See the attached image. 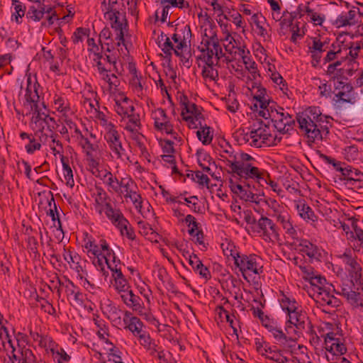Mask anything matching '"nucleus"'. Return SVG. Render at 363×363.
<instances>
[{
    "label": "nucleus",
    "instance_id": "45",
    "mask_svg": "<svg viewBox=\"0 0 363 363\" xmlns=\"http://www.w3.org/2000/svg\"><path fill=\"white\" fill-rule=\"evenodd\" d=\"M317 154L322 160L327 164H331L337 172L342 174V170L345 169V165H347L345 163L337 161L335 159L322 153L320 151H317Z\"/></svg>",
    "mask_w": 363,
    "mask_h": 363
},
{
    "label": "nucleus",
    "instance_id": "26",
    "mask_svg": "<svg viewBox=\"0 0 363 363\" xmlns=\"http://www.w3.org/2000/svg\"><path fill=\"white\" fill-rule=\"evenodd\" d=\"M358 177H363V172L360 170L350 166L345 165V168L342 170V173L339 179L343 182L344 184H351V182H355Z\"/></svg>",
    "mask_w": 363,
    "mask_h": 363
},
{
    "label": "nucleus",
    "instance_id": "48",
    "mask_svg": "<svg viewBox=\"0 0 363 363\" xmlns=\"http://www.w3.org/2000/svg\"><path fill=\"white\" fill-rule=\"evenodd\" d=\"M341 262L345 264V269L350 268L354 264L357 262V256L354 251L350 249L346 250L344 253L338 256Z\"/></svg>",
    "mask_w": 363,
    "mask_h": 363
},
{
    "label": "nucleus",
    "instance_id": "28",
    "mask_svg": "<svg viewBox=\"0 0 363 363\" xmlns=\"http://www.w3.org/2000/svg\"><path fill=\"white\" fill-rule=\"evenodd\" d=\"M102 214L104 213L106 218L111 222L113 225L116 226L123 219L125 218L123 214L119 208H115L111 203L106 205L103 208Z\"/></svg>",
    "mask_w": 363,
    "mask_h": 363
},
{
    "label": "nucleus",
    "instance_id": "18",
    "mask_svg": "<svg viewBox=\"0 0 363 363\" xmlns=\"http://www.w3.org/2000/svg\"><path fill=\"white\" fill-rule=\"evenodd\" d=\"M38 3L37 6H31L26 12V18L28 21L39 22L44 17V15L49 14L52 11L50 6H46L43 2Z\"/></svg>",
    "mask_w": 363,
    "mask_h": 363
},
{
    "label": "nucleus",
    "instance_id": "25",
    "mask_svg": "<svg viewBox=\"0 0 363 363\" xmlns=\"http://www.w3.org/2000/svg\"><path fill=\"white\" fill-rule=\"evenodd\" d=\"M175 26V33L172 36V39L174 42L178 43L179 40H183L189 42L190 44L192 36L190 26L183 23L181 26L177 24Z\"/></svg>",
    "mask_w": 363,
    "mask_h": 363
},
{
    "label": "nucleus",
    "instance_id": "34",
    "mask_svg": "<svg viewBox=\"0 0 363 363\" xmlns=\"http://www.w3.org/2000/svg\"><path fill=\"white\" fill-rule=\"evenodd\" d=\"M125 116H127L128 122L125 125V129L129 132H135L141 128V123L140 116L138 113L133 112H129Z\"/></svg>",
    "mask_w": 363,
    "mask_h": 363
},
{
    "label": "nucleus",
    "instance_id": "10",
    "mask_svg": "<svg viewBox=\"0 0 363 363\" xmlns=\"http://www.w3.org/2000/svg\"><path fill=\"white\" fill-rule=\"evenodd\" d=\"M8 357L11 363H32L35 359L32 350L22 345L18 339H17V348L12 350L11 354H8Z\"/></svg>",
    "mask_w": 363,
    "mask_h": 363
},
{
    "label": "nucleus",
    "instance_id": "52",
    "mask_svg": "<svg viewBox=\"0 0 363 363\" xmlns=\"http://www.w3.org/2000/svg\"><path fill=\"white\" fill-rule=\"evenodd\" d=\"M294 264L300 269V270L303 274V279H305L306 281H308L311 279V277L314 276V274H315L312 267L300 264L297 261V258H294Z\"/></svg>",
    "mask_w": 363,
    "mask_h": 363
},
{
    "label": "nucleus",
    "instance_id": "15",
    "mask_svg": "<svg viewBox=\"0 0 363 363\" xmlns=\"http://www.w3.org/2000/svg\"><path fill=\"white\" fill-rule=\"evenodd\" d=\"M137 189L138 186L135 182L131 178H129L125 182V185H124V191L125 192L124 197L130 199L135 208L140 212L143 199L141 195L136 191Z\"/></svg>",
    "mask_w": 363,
    "mask_h": 363
},
{
    "label": "nucleus",
    "instance_id": "33",
    "mask_svg": "<svg viewBox=\"0 0 363 363\" xmlns=\"http://www.w3.org/2000/svg\"><path fill=\"white\" fill-rule=\"evenodd\" d=\"M205 65L202 68V77L203 78H208L211 80L215 81L218 79V72L215 68L218 64L215 62H203Z\"/></svg>",
    "mask_w": 363,
    "mask_h": 363
},
{
    "label": "nucleus",
    "instance_id": "55",
    "mask_svg": "<svg viewBox=\"0 0 363 363\" xmlns=\"http://www.w3.org/2000/svg\"><path fill=\"white\" fill-rule=\"evenodd\" d=\"M331 47L333 49L329 50L327 52V54L325 57H323V64L325 65L327 63L331 62L333 61H335L337 59V55L341 52V48L338 46V49L336 50V46L333 43L332 44Z\"/></svg>",
    "mask_w": 363,
    "mask_h": 363
},
{
    "label": "nucleus",
    "instance_id": "8",
    "mask_svg": "<svg viewBox=\"0 0 363 363\" xmlns=\"http://www.w3.org/2000/svg\"><path fill=\"white\" fill-rule=\"evenodd\" d=\"M289 319L286 325V331L288 333V330L291 328L290 325H293L295 327L294 331L296 333H302V331L306 329V326L310 330L312 329V325L307 313L301 309H298L293 313L288 315Z\"/></svg>",
    "mask_w": 363,
    "mask_h": 363
},
{
    "label": "nucleus",
    "instance_id": "5",
    "mask_svg": "<svg viewBox=\"0 0 363 363\" xmlns=\"http://www.w3.org/2000/svg\"><path fill=\"white\" fill-rule=\"evenodd\" d=\"M334 94L333 100L337 103H355L354 91L352 85L348 82L347 77L333 82Z\"/></svg>",
    "mask_w": 363,
    "mask_h": 363
},
{
    "label": "nucleus",
    "instance_id": "41",
    "mask_svg": "<svg viewBox=\"0 0 363 363\" xmlns=\"http://www.w3.org/2000/svg\"><path fill=\"white\" fill-rule=\"evenodd\" d=\"M345 73L347 74L346 69H345L344 68H337L333 63L328 65L326 70V74L329 77V80L330 82L344 78L345 77L343 74Z\"/></svg>",
    "mask_w": 363,
    "mask_h": 363
},
{
    "label": "nucleus",
    "instance_id": "7",
    "mask_svg": "<svg viewBox=\"0 0 363 363\" xmlns=\"http://www.w3.org/2000/svg\"><path fill=\"white\" fill-rule=\"evenodd\" d=\"M104 139L108 148L114 155L113 157L122 160L128 158L126 150L123 147L121 135L116 129L110 133H105Z\"/></svg>",
    "mask_w": 363,
    "mask_h": 363
},
{
    "label": "nucleus",
    "instance_id": "29",
    "mask_svg": "<svg viewBox=\"0 0 363 363\" xmlns=\"http://www.w3.org/2000/svg\"><path fill=\"white\" fill-rule=\"evenodd\" d=\"M296 209L301 218L307 223H314L318 220V216H315L313 209L306 203H298Z\"/></svg>",
    "mask_w": 363,
    "mask_h": 363
},
{
    "label": "nucleus",
    "instance_id": "39",
    "mask_svg": "<svg viewBox=\"0 0 363 363\" xmlns=\"http://www.w3.org/2000/svg\"><path fill=\"white\" fill-rule=\"evenodd\" d=\"M263 357L277 363H287L289 362V359L282 354L281 350L272 351L270 345L267 348Z\"/></svg>",
    "mask_w": 363,
    "mask_h": 363
},
{
    "label": "nucleus",
    "instance_id": "24",
    "mask_svg": "<svg viewBox=\"0 0 363 363\" xmlns=\"http://www.w3.org/2000/svg\"><path fill=\"white\" fill-rule=\"evenodd\" d=\"M261 110L259 112V116L265 119L270 118L273 121L272 115H277L280 111H284V108L277 106V104L272 101H267L259 105Z\"/></svg>",
    "mask_w": 363,
    "mask_h": 363
},
{
    "label": "nucleus",
    "instance_id": "56",
    "mask_svg": "<svg viewBox=\"0 0 363 363\" xmlns=\"http://www.w3.org/2000/svg\"><path fill=\"white\" fill-rule=\"evenodd\" d=\"M152 117L154 120V125L169 120L164 109L162 108H158L152 111Z\"/></svg>",
    "mask_w": 363,
    "mask_h": 363
},
{
    "label": "nucleus",
    "instance_id": "46",
    "mask_svg": "<svg viewBox=\"0 0 363 363\" xmlns=\"http://www.w3.org/2000/svg\"><path fill=\"white\" fill-rule=\"evenodd\" d=\"M347 271L356 284L363 285L362 269L358 262H356L350 268H347Z\"/></svg>",
    "mask_w": 363,
    "mask_h": 363
},
{
    "label": "nucleus",
    "instance_id": "36",
    "mask_svg": "<svg viewBox=\"0 0 363 363\" xmlns=\"http://www.w3.org/2000/svg\"><path fill=\"white\" fill-rule=\"evenodd\" d=\"M65 291L67 293V296H72L74 300L78 303H82L84 301V295L79 290L78 287L76 286L74 283L69 280L67 279V284L65 286Z\"/></svg>",
    "mask_w": 363,
    "mask_h": 363
},
{
    "label": "nucleus",
    "instance_id": "62",
    "mask_svg": "<svg viewBox=\"0 0 363 363\" xmlns=\"http://www.w3.org/2000/svg\"><path fill=\"white\" fill-rule=\"evenodd\" d=\"M154 127L157 130L162 133L164 132L167 134H173L174 133L173 125L170 123L169 120L155 124Z\"/></svg>",
    "mask_w": 363,
    "mask_h": 363
},
{
    "label": "nucleus",
    "instance_id": "31",
    "mask_svg": "<svg viewBox=\"0 0 363 363\" xmlns=\"http://www.w3.org/2000/svg\"><path fill=\"white\" fill-rule=\"evenodd\" d=\"M241 182L243 184L235 183L233 179H230L229 186L234 194L238 195L241 199L244 200L247 194V190L251 188V184L250 182L245 180H242Z\"/></svg>",
    "mask_w": 363,
    "mask_h": 363
},
{
    "label": "nucleus",
    "instance_id": "63",
    "mask_svg": "<svg viewBox=\"0 0 363 363\" xmlns=\"http://www.w3.org/2000/svg\"><path fill=\"white\" fill-rule=\"evenodd\" d=\"M36 301L40 303L41 309L45 313L50 315H54L55 313V308L44 298L37 296Z\"/></svg>",
    "mask_w": 363,
    "mask_h": 363
},
{
    "label": "nucleus",
    "instance_id": "61",
    "mask_svg": "<svg viewBox=\"0 0 363 363\" xmlns=\"http://www.w3.org/2000/svg\"><path fill=\"white\" fill-rule=\"evenodd\" d=\"M90 30L88 28H78L74 31L72 35V41L74 44H77L79 42L82 41L84 36H89Z\"/></svg>",
    "mask_w": 363,
    "mask_h": 363
},
{
    "label": "nucleus",
    "instance_id": "57",
    "mask_svg": "<svg viewBox=\"0 0 363 363\" xmlns=\"http://www.w3.org/2000/svg\"><path fill=\"white\" fill-rule=\"evenodd\" d=\"M264 196V193L262 191H259L258 192H254L250 188L247 190V194L244 199L245 201H250L252 203H255L259 204L260 201L262 200V196Z\"/></svg>",
    "mask_w": 363,
    "mask_h": 363
},
{
    "label": "nucleus",
    "instance_id": "21",
    "mask_svg": "<svg viewBox=\"0 0 363 363\" xmlns=\"http://www.w3.org/2000/svg\"><path fill=\"white\" fill-rule=\"evenodd\" d=\"M123 322L125 325V329L130 330L135 336H138L143 333V323L136 316H131V313H124Z\"/></svg>",
    "mask_w": 363,
    "mask_h": 363
},
{
    "label": "nucleus",
    "instance_id": "60",
    "mask_svg": "<svg viewBox=\"0 0 363 363\" xmlns=\"http://www.w3.org/2000/svg\"><path fill=\"white\" fill-rule=\"evenodd\" d=\"M104 178H107L106 184L116 193H119L118 179L111 172H107Z\"/></svg>",
    "mask_w": 363,
    "mask_h": 363
},
{
    "label": "nucleus",
    "instance_id": "19",
    "mask_svg": "<svg viewBox=\"0 0 363 363\" xmlns=\"http://www.w3.org/2000/svg\"><path fill=\"white\" fill-rule=\"evenodd\" d=\"M94 198V209L100 215H102L103 208L111 203V198L101 186H95Z\"/></svg>",
    "mask_w": 363,
    "mask_h": 363
},
{
    "label": "nucleus",
    "instance_id": "59",
    "mask_svg": "<svg viewBox=\"0 0 363 363\" xmlns=\"http://www.w3.org/2000/svg\"><path fill=\"white\" fill-rule=\"evenodd\" d=\"M269 345V343L266 342L262 337H257L255 339L256 351L262 356L265 354V352Z\"/></svg>",
    "mask_w": 363,
    "mask_h": 363
},
{
    "label": "nucleus",
    "instance_id": "27",
    "mask_svg": "<svg viewBox=\"0 0 363 363\" xmlns=\"http://www.w3.org/2000/svg\"><path fill=\"white\" fill-rule=\"evenodd\" d=\"M239 169V173H237L235 175L239 177L240 182H242V180L250 182V180L255 179H258L259 181L262 179L260 177V170L255 167V164H252L250 167H245Z\"/></svg>",
    "mask_w": 363,
    "mask_h": 363
},
{
    "label": "nucleus",
    "instance_id": "13",
    "mask_svg": "<svg viewBox=\"0 0 363 363\" xmlns=\"http://www.w3.org/2000/svg\"><path fill=\"white\" fill-rule=\"evenodd\" d=\"M273 123L275 128L281 133H286L293 129L295 125V120L287 112L280 111L277 115H272Z\"/></svg>",
    "mask_w": 363,
    "mask_h": 363
},
{
    "label": "nucleus",
    "instance_id": "16",
    "mask_svg": "<svg viewBox=\"0 0 363 363\" xmlns=\"http://www.w3.org/2000/svg\"><path fill=\"white\" fill-rule=\"evenodd\" d=\"M256 160L254 157L247 153L241 152L238 156H234V162L230 163L229 167L230 172L233 174L239 173L240 169L245 167H250L252 164H255Z\"/></svg>",
    "mask_w": 363,
    "mask_h": 363
},
{
    "label": "nucleus",
    "instance_id": "14",
    "mask_svg": "<svg viewBox=\"0 0 363 363\" xmlns=\"http://www.w3.org/2000/svg\"><path fill=\"white\" fill-rule=\"evenodd\" d=\"M255 124L253 125L252 129V134L254 135L255 138L252 140L254 147H260L262 144H267L269 142V137L271 134L269 132V128L263 124L262 121H260L257 124V127Z\"/></svg>",
    "mask_w": 363,
    "mask_h": 363
},
{
    "label": "nucleus",
    "instance_id": "32",
    "mask_svg": "<svg viewBox=\"0 0 363 363\" xmlns=\"http://www.w3.org/2000/svg\"><path fill=\"white\" fill-rule=\"evenodd\" d=\"M280 305L283 311L287 312V315L298 309V303L294 298L287 296L283 292L279 299Z\"/></svg>",
    "mask_w": 363,
    "mask_h": 363
},
{
    "label": "nucleus",
    "instance_id": "40",
    "mask_svg": "<svg viewBox=\"0 0 363 363\" xmlns=\"http://www.w3.org/2000/svg\"><path fill=\"white\" fill-rule=\"evenodd\" d=\"M113 278L114 279L113 286L118 292L122 293L130 289V286L128 281L122 272H118V274H114Z\"/></svg>",
    "mask_w": 363,
    "mask_h": 363
},
{
    "label": "nucleus",
    "instance_id": "51",
    "mask_svg": "<svg viewBox=\"0 0 363 363\" xmlns=\"http://www.w3.org/2000/svg\"><path fill=\"white\" fill-rule=\"evenodd\" d=\"M235 138L240 145L248 143L250 146H254L252 140L255 137L254 135L252 134V130L250 133H245L244 130H239L236 133Z\"/></svg>",
    "mask_w": 363,
    "mask_h": 363
},
{
    "label": "nucleus",
    "instance_id": "38",
    "mask_svg": "<svg viewBox=\"0 0 363 363\" xmlns=\"http://www.w3.org/2000/svg\"><path fill=\"white\" fill-rule=\"evenodd\" d=\"M109 303L106 305L105 310L106 313L108 315V319L115 323L120 324L121 322L122 311L113 304L110 301Z\"/></svg>",
    "mask_w": 363,
    "mask_h": 363
},
{
    "label": "nucleus",
    "instance_id": "53",
    "mask_svg": "<svg viewBox=\"0 0 363 363\" xmlns=\"http://www.w3.org/2000/svg\"><path fill=\"white\" fill-rule=\"evenodd\" d=\"M325 349L330 353H336L340 356L347 352V348L344 344L340 343L339 340H335V342H333L330 346H326Z\"/></svg>",
    "mask_w": 363,
    "mask_h": 363
},
{
    "label": "nucleus",
    "instance_id": "64",
    "mask_svg": "<svg viewBox=\"0 0 363 363\" xmlns=\"http://www.w3.org/2000/svg\"><path fill=\"white\" fill-rule=\"evenodd\" d=\"M130 72L133 74L132 79L130 80V84L135 88L136 91H141L143 90V85L141 82L142 77H138L135 68L130 69Z\"/></svg>",
    "mask_w": 363,
    "mask_h": 363
},
{
    "label": "nucleus",
    "instance_id": "20",
    "mask_svg": "<svg viewBox=\"0 0 363 363\" xmlns=\"http://www.w3.org/2000/svg\"><path fill=\"white\" fill-rule=\"evenodd\" d=\"M349 55L350 59L348 61L349 67L346 69L347 74L352 76L354 71L357 69L358 62L356 61L359 51L363 49V43L362 41L350 43L349 46Z\"/></svg>",
    "mask_w": 363,
    "mask_h": 363
},
{
    "label": "nucleus",
    "instance_id": "9",
    "mask_svg": "<svg viewBox=\"0 0 363 363\" xmlns=\"http://www.w3.org/2000/svg\"><path fill=\"white\" fill-rule=\"evenodd\" d=\"M257 233L266 242L279 239V233L276 225L273 221L265 216H262L257 223Z\"/></svg>",
    "mask_w": 363,
    "mask_h": 363
},
{
    "label": "nucleus",
    "instance_id": "4",
    "mask_svg": "<svg viewBox=\"0 0 363 363\" xmlns=\"http://www.w3.org/2000/svg\"><path fill=\"white\" fill-rule=\"evenodd\" d=\"M230 250V255L233 258L235 265L239 269L245 279H247L245 273L250 272L255 274H260L263 272V267L259 265V257L255 254H241L234 246Z\"/></svg>",
    "mask_w": 363,
    "mask_h": 363
},
{
    "label": "nucleus",
    "instance_id": "37",
    "mask_svg": "<svg viewBox=\"0 0 363 363\" xmlns=\"http://www.w3.org/2000/svg\"><path fill=\"white\" fill-rule=\"evenodd\" d=\"M35 337H33L34 340L38 341L39 346L45 349H50L51 353L54 355L55 353V347L57 346L53 340L48 336L41 335L38 333L35 334Z\"/></svg>",
    "mask_w": 363,
    "mask_h": 363
},
{
    "label": "nucleus",
    "instance_id": "49",
    "mask_svg": "<svg viewBox=\"0 0 363 363\" xmlns=\"http://www.w3.org/2000/svg\"><path fill=\"white\" fill-rule=\"evenodd\" d=\"M196 135L198 139L201 141L203 145H208L212 142L213 134L208 126H201V130L196 132Z\"/></svg>",
    "mask_w": 363,
    "mask_h": 363
},
{
    "label": "nucleus",
    "instance_id": "12",
    "mask_svg": "<svg viewBox=\"0 0 363 363\" xmlns=\"http://www.w3.org/2000/svg\"><path fill=\"white\" fill-rule=\"evenodd\" d=\"M328 43L322 41L318 37L312 38V44L308 46V52L311 54V65L316 67L321 61L322 55L327 50Z\"/></svg>",
    "mask_w": 363,
    "mask_h": 363
},
{
    "label": "nucleus",
    "instance_id": "44",
    "mask_svg": "<svg viewBox=\"0 0 363 363\" xmlns=\"http://www.w3.org/2000/svg\"><path fill=\"white\" fill-rule=\"evenodd\" d=\"M54 104L57 111L63 114L67 113L71 110L69 102L67 98L62 96L55 94L54 96Z\"/></svg>",
    "mask_w": 363,
    "mask_h": 363
},
{
    "label": "nucleus",
    "instance_id": "3",
    "mask_svg": "<svg viewBox=\"0 0 363 363\" xmlns=\"http://www.w3.org/2000/svg\"><path fill=\"white\" fill-rule=\"evenodd\" d=\"M308 281L317 288L315 301L327 308V309H323V312L330 313V309H335L340 306V300L333 295V292L335 291L334 286L332 284H328L324 277L315 273Z\"/></svg>",
    "mask_w": 363,
    "mask_h": 363
},
{
    "label": "nucleus",
    "instance_id": "23",
    "mask_svg": "<svg viewBox=\"0 0 363 363\" xmlns=\"http://www.w3.org/2000/svg\"><path fill=\"white\" fill-rule=\"evenodd\" d=\"M189 264L191 266L194 272L199 274L201 277L206 280L211 278L209 269L205 267L196 255L192 253L188 258Z\"/></svg>",
    "mask_w": 363,
    "mask_h": 363
},
{
    "label": "nucleus",
    "instance_id": "17",
    "mask_svg": "<svg viewBox=\"0 0 363 363\" xmlns=\"http://www.w3.org/2000/svg\"><path fill=\"white\" fill-rule=\"evenodd\" d=\"M296 249L307 255L311 259L320 260L322 250L308 240H300Z\"/></svg>",
    "mask_w": 363,
    "mask_h": 363
},
{
    "label": "nucleus",
    "instance_id": "42",
    "mask_svg": "<svg viewBox=\"0 0 363 363\" xmlns=\"http://www.w3.org/2000/svg\"><path fill=\"white\" fill-rule=\"evenodd\" d=\"M220 151L228 156L225 157V159L226 160V165L228 167L230 166V163L234 162V156L237 157L238 155H239L241 152V151H235L233 147L225 140L223 141V144H220Z\"/></svg>",
    "mask_w": 363,
    "mask_h": 363
},
{
    "label": "nucleus",
    "instance_id": "54",
    "mask_svg": "<svg viewBox=\"0 0 363 363\" xmlns=\"http://www.w3.org/2000/svg\"><path fill=\"white\" fill-rule=\"evenodd\" d=\"M182 111L186 113H190V116H195L196 121L203 119V114L199 109L198 106L194 103H189Z\"/></svg>",
    "mask_w": 363,
    "mask_h": 363
},
{
    "label": "nucleus",
    "instance_id": "6",
    "mask_svg": "<svg viewBox=\"0 0 363 363\" xmlns=\"http://www.w3.org/2000/svg\"><path fill=\"white\" fill-rule=\"evenodd\" d=\"M104 12L105 18L111 21V28L117 32L116 39L118 40L117 45L120 46L121 43H124L123 29L127 26L125 16L117 9L104 11Z\"/></svg>",
    "mask_w": 363,
    "mask_h": 363
},
{
    "label": "nucleus",
    "instance_id": "1",
    "mask_svg": "<svg viewBox=\"0 0 363 363\" xmlns=\"http://www.w3.org/2000/svg\"><path fill=\"white\" fill-rule=\"evenodd\" d=\"M330 118L323 115L316 106L308 107L296 115L298 128L307 138L310 145L316 141L326 139L329 134Z\"/></svg>",
    "mask_w": 363,
    "mask_h": 363
},
{
    "label": "nucleus",
    "instance_id": "22",
    "mask_svg": "<svg viewBox=\"0 0 363 363\" xmlns=\"http://www.w3.org/2000/svg\"><path fill=\"white\" fill-rule=\"evenodd\" d=\"M115 111L120 116H125L129 112H133L135 108L130 104L129 99L123 94H120L115 99Z\"/></svg>",
    "mask_w": 363,
    "mask_h": 363
},
{
    "label": "nucleus",
    "instance_id": "47",
    "mask_svg": "<svg viewBox=\"0 0 363 363\" xmlns=\"http://www.w3.org/2000/svg\"><path fill=\"white\" fill-rule=\"evenodd\" d=\"M347 301L353 308L363 309V294L359 292H350L347 294Z\"/></svg>",
    "mask_w": 363,
    "mask_h": 363
},
{
    "label": "nucleus",
    "instance_id": "35",
    "mask_svg": "<svg viewBox=\"0 0 363 363\" xmlns=\"http://www.w3.org/2000/svg\"><path fill=\"white\" fill-rule=\"evenodd\" d=\"M61 162L63 168V174L66 180V185L72 188L74 185L73 172L69 164L68 158L61 155Z\"/></svg>",
    "mask_w": 363,
    "mask_h": 363
},
{
    "label": "nucleus",
    "instance_id": "11",
    "mask_svg": "<svg viewBox=\"0 0 363 363\" xmlns=\"http://www.w3.org/2000/svg\"><path fill=\"white\" fill-rule=\"evenodd\" d=\"M268 332L274 337V342L281 347L283 350H289L295 347L296 340L284 333L278 323L272 326Z\"/></svg>",
    "mask_w": 363,
    "mask_h": 363
},
{
    "label": "nucleus",
    "instance_id": "2",
    "mask_svg": "<svg viewBox=\"0 0 363 363\" xmlns=\"http://www.w3.org/2000/svg\"><path fill=\"white\" fill-rule=\"evenodd\" d=\"M40 87V85L35 77L32 78L30 75L27 77L25 99L30 106V110L33 112L31 123L34 124L35 128L41 130H43V124L46 123L47 130L52 133L56 126V121L54 118L40 111L39 107L40 96L38 91Z\"/></svg>",
    "mask_w": 363,
    "mask_h": 363
},
{
    "label": "nucleus",
    "instance_id": "58",
    "mask_svg": "<svg viewBox=\"0 0 363 363\" xmlns=\"http://www.w3.org/2000/svg\"><path fill=\"white\" fill-rule=\"evenodd\" d=\"M201 54L197 57V60L202 62H216L214 51L211 48L200 49Z\"/></svg>",
    "mask_w": 363,
    "mask_h": 363
},
{
    "label": "nucleus",
    "instance_id": "30",
    "mask_svg": "<svg viewBox=\"0 0 363 363\" xmlns=\"http://www.w3.org/2000/svg\"><path fill=\"white\" fill-rule=\"evenodd\" d=\"M12 6H13L14 11L11 15V20L14 21L17 24L22 23V18L26 16V7L19 0H11Z\"/></svg>",
    "mask_w": 363,
    "mask_h": 363
},
{
    "label": "nucleus",
    "instance_id": "50",
    "mask_svg": "<svg viewBox=\"0 0 363 363\" xmlns=\"http://www.w3.org/2000/svg\"><path fill=\"white\" fill-rule=\"evenodd\" d=\"M110 72H106L105 73H102L101 75V78L108 84L109 90H116L117 87L120 85V82L116 77L115 73H111Z\"/></svg>",
    "mask_w": 363,
    "mask_h": 363
},
{
    "label": "nucleus",
    "instance_id": "43",
    "mask_svg": "<svg viewBox=\"0 0 363 363\" xmlns=\"http://www.w3.org/2000/svg\"><path fill=\"white\" fill-rule=\"evenodd\" d=\"M121 232L122 235H125L129 240H135V234L133 228L130 226L128 220L125 218L116 226Z\"/></svg>",
    "mask_w": 363,
    "mask_h": 363
}]
</instances>
